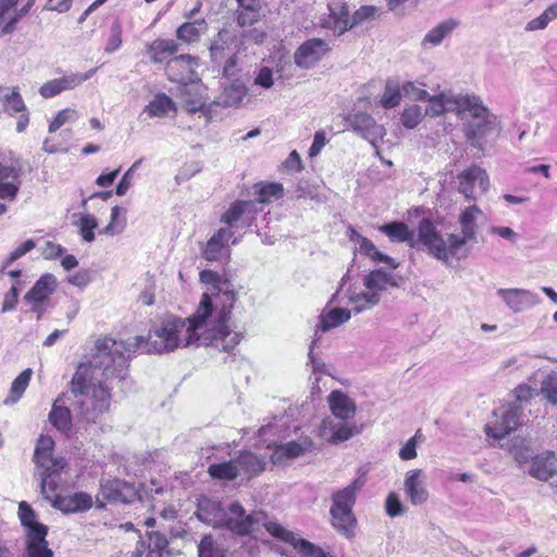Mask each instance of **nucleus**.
I'll return each instance as SVG.
<instances>
[{
	"label": "nucleus",
	"instance_id": "nucleus-25",
	"mask_svg": "<svg viewBox=\"0 0 557 557\" xmlns=\"http://www.w3.org/2000/svg\"><path fill=\"white\" fill-rule=\"evenodd\" d=\"M557 472V456L547 450L532 459L530 475L539 480L547 481Z\"/></svg>",
	"mask_w": 557,
	"mask_h": 557
},
{
	"label": "nucleus",
	"instance_id": "nucleus-47",
	"mask_svg": "<svg viewBox=\"0 0 557 557\" xmlns=\"http://www.w3.org/2000/svg\"><path fill=\"white\" fill-rule=\"evenodd\" d=\"M258 201L257 203H267L278 200L283 197L284 188L280 183H268L257 186Z\"/></svg>",
	"mask_w": 557,
	"mask_h": 557
},
{
	"label": "nucleus",
	"instance_id": "nucleus-21",
	"mask_svg": "<svg viewBox=\"0 0 557 557\" xmlns=\"http://www.w3.org/2000/svg\"><path fill=\"white\" fill-rule=\"evenodd\" d=\"M239 478L251 480L261 474L265 469V458L250 450H243L234 457Z\"/></svg>",
	"mask_w": 557,
	"mask_h": 557
},
{
	"label": "nucleus",
	"instance_id": "nucleus-37",
	"mask_svg": "<svg viewBox=\"0 0 557 557\" xmlns=\"http://www.w3.org/2000/svg\"><path fill=\"white\" fill-rule=\"evenodd\" d=\"M207 30L208 24L203 18L195 20L193 22L183 23L176 29V37L183 42L193 44L197 42Z\"/></svg>",
	"mask_w": 557,
	"mask_h": 557
},
{
	"label": "nucleus",
	"instance_id": "nucleus-29",
	"mask_svg": "<svg viewBox=\"0 0 557 557\" xmlns=\"http://www.w3.org/2000/svg\"><path fill=\"white\" fill-rule=\"evenodd\" d=\"M351 318V310L341 307L334 308H324L319 317V324L317 325V330L321 332H327L332 329H335L345 322H347Z\"/></svg>",
	"mask_w": 557,
	"mask_h": 557
},
{
	"label": "nucleus",
	"instance_id": "nucleus-2",
	"mask_svg": "<svg viewBox=\"0 0 557 557\" xmlns=\"http://www.w3.org/2000/svg\"><path fill=\"white\" fill-rule=\"evenodd\" d=\"M197 517L213 528L224 527L239 535L253 532L264 520L261 511L247 513L237 502L223 507L220 502L206 496L198 499Z\"/></svg>",
	"mask_w": 557,
	"mask_h": 557
},
{
	"label": "nucleus",
	"instance_id": "nucleus-31",
	"mask_svg": "<svg viewBox=\"0 0 557 557\" xmlns=\"http://www.w3.org/2000/svg\"><path fill=\"white\" fill-rule=\"evenodd\" d=\"M92 506V497L88 493L77 492L70 496H62L57 499L55 507L65 513L82 512L90 509Z\"/></svg>",
	"mask_w": 557,
	"mask_h": 557
},
{
	"label": "nucleus",
	"instance_id": "nucleus-10",
	"mask_svg": "<svg viewBox=\"0 0 557 557\" xmlns=\"http://www.w3.org/2000/svg\"><path fill=\"white\" fill-rule=\"evenodd\" d=\"M347 123L356 133L367 139L373 146L376 156L383 159L380 149V141L383 139V126L376 124L372 116L363 112L349 114Z\"/></svg>",
	"mask_w": 557,
	"mask_h": 557
},
{
	"label": "nucleus",
	"instance_id": "nucleus-32",
	"mask_svg": "<svg viewBox=\"0 0 557 557\" xmlns=\"http://www.w3.org/2000/svg\"><path fill=\"white\" fill-rule=\"evenodd\" d=\"M47 534L48 529L41 528L26 534L27 557H53V552L48 547Z\"/></svg>",
	"mask_w": 557,
	"mask_h": 557
},
{
	"label": "nucleus",
	"instance_id": "nucleus-27",
	"mask_svg": "<svg viewBox=\"0 0 557 557\" xmlns=\"http://www.w3.org/2000/svg\"><path fill=\"white\" fill-rule=\"evenodd\" d=\"M258 212L256 201L237 200L231 205L226 212L222 215L221 222L225 223L230 230L234 227L235 223L242 218L247 220L253 219V215Z\"/></svg>",
	"mask_w": 557,
	"mask_h": 557
},
{
	"label": "nucleus",
	"instance_id": "nucleus-57",
	"mask_svg": "<svg viewBox=\"0 0 557 557\" xmlns=\"http://www.w3.org/2000/svg\"><path fill=\"white\" fill-rule=\"evenodd\" d=\"M36 244L33 239H27L23 244H21L17 248H15L10 256L3 262L2 268L10 267L13 262L25 256L27 252L35 248Z\"/></svg>",
	"mask_w": 557,
	"mask_h": 557
},
{
	"label": "nucleus",
	"instance_id": "nucleus-26",
	"mask_svg": "<svg viewBox=\"0 0 557 557\" xmlns=\"http://www.w3.org/2000/svg\"><path fill=\"white\" fill-rule=\"evenodd\" d=\"M360 472L359 476L351 484L333 494V510H347L352 508L356 499V492L366 483L363 476L367 473V470L360 469Z\"/></svg>",
	"mask_w": 557,
	"mask_h": 557
},
{
	"label": "nucleus",
	"instance_id": "nucleus-30",
	"mask_svg": "<svg viewBox=\"0 0 557 557\" xmlns=\"http://www.w3.org/2000/svg\"><path fill=\"white\" fill-rule=\"evenodd\" d=\"M65 398H69V396H59L54 400L49 413L50 423L62 433L69 432L72 428V413L71 409L64 405Z\"/></svg>",
	"mask_w": 557,
	"mask_h": 557
},
{
	"label": "nucleus",
	"instance_id": "nucleus-8",
	"mask_svg": "<svg viewBox=\"0 0 557 557\" xmlns=\"http://www.w3.org/2000/svg\"><path fill=\"white\" fill-rule=\"evenodd\" d=\"M521 410L515 405H505L494 411L496 420L491 424H486L485 433L496 440L504 438L519 425Z\"/></svg>",
	"mask_w": 557,
	"mask_h": 557
},
{
	"label": "nucleus",
	"instance_id": "nucleus-38",
	"mask_svg": "<svg viewBox=\"0 0 557 557\" xmlns=\"http://www.w3.org/2000/svg\"><path fill=\"white\" fill-rule=\"evenodd\" d=\"M208 474L213 480L233 481L238 476L234 457L224 461H214L208 467Z\"/></svg>",
	"mask_w": 557,
	"mask_h": 557
},
{
	"label": "nucleus",
	"instance_id": "nucleus-22",
	"mask_svg": "<svg viewBox=\"0 0 557 557\" xmlns=\"http://www.w3.org/2000/svg\"><path fill=\"white\" fill-rule=\"evenodd\" d=\"M180 96L183 107L189 113L201 111L206 104L205 87L199 82H187L182 84Z\"/></svg>",
	"mask_w": 557,
	"mask_h": 557
},
{
	"label": "nucleus",
	"instance_id": "nucleus-19",
	"mask_svg": "<svg viewBox=\"0 0 557 557\" xmlns=\"http://www.w3.org/2000/svg\"><path fill=\"white\" fill-rule=\"evenodd\" d=\"M63 469H54L49 466L45 468H37L35 476L40 481V492L42 496L51 502L52 506L55 507L57 499L62 496L59 494L60 486V474Z\"/></svg>",
	"mask_w": 557,
	"mask_h": 557
},
{
	"label": "nucleus",
	"instance_id": "nucleus-64",
	"mask_svg": "<svg viewBox=\"0 0 557 557\" xmlns=\"http://www.w3.org/2000/svg\"><path fill=\"white\" fill-rule=\"evenodd\" d=\"M469 240H474V239L468 238L467 235H465V234H461V236L450 234L448 236V245H446V249L449 253V257L454 256Z\"/></svg>",
	"mask_w": 557,
	"mask_h": 557
},
{
	"label": "nucleus",
	"instance_id": "nucleus-15",
	"mask_svg": "<svg viewBox=\"0 0 557 557\" xmlns=\"http://www.w3.org/2000/svg\"><path fill=\"white\" fill-rule=\"evenodd\" d=\"M459 193L468 200L474 199V183L478 181L480 189L485 194L490 189V178L486 171L479 165H471L458 175Z\"/></svg>",
	"mask_w": 557,
	"mask_h": 557
},
{
	"label": "nucleus",
	"instance_id": "nucleus-13",
	"mask_svg": "<svg viewBox=\"0 0 557 557\" xmlns=\"http://www.w3.org/2000/svg\"><path fill=\"white\" fill-rule=\"evenodd\" d=\"M264 525L271 535L292 544L302 557H325L324 552L320 547L309 541L297 537L296 534L286 530L281 524L265 522Z\"/></svg>",
	"mask_w": 557,
	"mask_h": 557
},
{
	"label": "nucleus",
	"instance_id": "nucleus-40",
	"mask_svg": "<svg viewBox=\"0 0 557 557\" xmlns=\"http://www.w3.org/2000/svg\"><path fill=\"white\" fill-rule=\"evenodd\" d=\"M385 235L393 242L407 243L411 248L417 246L413 233L404 222L385 224Z\"/></svg>",
	"mask_w": 557,
	"mask_h": 557
},
{
	"label": "nucleus",
	"instance_id": "nucleus-59",
	"mask_svg": "<svg viewBox=\"0 0 557 557\" xmlns=\"http://www.w3.org/2000/svg\"><path fill=\"white\" fill-rule=\"evenodd\" d=\"M500 295L503 296L506 304L513 310L519 311L522 308V302L518 298L520 294L524 293L520 289H500Z\"/></svg>",
	"mask_w": 557,
	"mask_h": 557
},
{
	"label": "nucleus",
	"instance_id": "nucleus-7",
	"mask_svg": "<svg viewBox=\"0 0 557 557\" xmlns=\"http://www.w3.org/2000/svg\"><path fill=\"white\" fill-rule=\"evenodd\" d=\"M330 14L323 20L322 26L332 29L335 34L342 35L355 25L373 20L380 14V9L374 5L360 7L352 16L346 5L341 3L329 4Z\"/></svg>",
	"mask_w": 557,
	"mask_h": 557
},
{
	"label": "nucleus",
	"instance_id": "nucleus-17",
	"mask_svg": "<svg viewBox=\"0 0 557 557\" xmlns=\"http://www.w3.org/2000/svg\"><path fill=\"white\" fill-rule=\"evenodd\" d=\"M327 50V42L323 39L307 40L296 50L294 54L295 63L299 67L310 69L321 60Z\"/></svg>",
	"mask_w": 557,
	"mask_h": 557
},
{
	"label": "nucleus",
	"instance_id": "nucleus-45",
	"mask_svg": "<svg viewBox=\"0 0 557 557\" xmlns=\"http://www.w3.org/2000/svg\"><path fill=\"white\" fill-rule=\"evenodd\" d=\"M18 518L22 525L26 529V534H32L35 530L48 529L45 524L36 519V513L30 505L26 502L18 504Z\"/></svg>",
	"mask_w": 557,
	"mask_h": 557
},
{
	"label": "nucleus",
	"instance_id": "nucleus-58",
	"mask_svg": "<svg viewBox=\"0 0 557 557\" xmlns=\"http://www.w3.org/2000/svg\"><path fill=\"white\" fill-rule=\"evenodd\" d=\"M260 8L240 9L237 15V23L239 26H251L260 18Z\"/></svg>",
	"mask_w": 557,
	"mask_h": 557
},
{
	"label": "nucleus",
	"instance_id": "nucleus-63",
	"mask_svg": "<svg viewBox=\"0 0 557 557\" xmlns=\"http://www.w3.org/2000/svg\"><path fill=\"white\" fill-rule=\"evenodd\" d=\"M446 111L445 100L443 96H433L429 99V106L425 109V114L437 116Z\"/></svg>",
	"mask_w": 557,
	"mask_h": 557
},
{
	"label": "nucleus",
	"instance_id": "nucleus-46",
	"mask_svg": "<svg viewBox=\"0 0 557 557\" xmlns=\"http://www.w3.org/2000/svg\"><path fill=\"white\" fill-rule=\"evenodd\" d=\"M458 21L453 18L440 23L425 35L423 42H430L434 46L440 45L442 40L458 26Z\"/></svg>",
	"mask_w": 557,
	"mask_h": 557
},
{
	"label": "nucleus",
	"instance_id": "nucleus-28",
	"mask_svg": "<svg viewBox=\"0 0 557 557\" xmlns=\"http://www.w3.org/2000/svg\"><path fill=\"white\" fill-rule=\"evenodd\" d=\"M346 236L354 244L355 252H359L374 262L383 261V252L370 239L358 233L354 226L349 225L347 227Z\"/></svg>",
	"mask_w": 557,
	"mask_h": 557
},
{
	"label": "nucleus",
	"instance_id": "nucleus-4",
	"mask_svg": "<svg viewBox=\"0 0 557 557\" xmlns=\"http://www.w3.org/2000/svg\"><path fill=\"white\" fill-rule=\"evenodd\" d=\"M349 281V275L346 273L342 280L337 292L333 295L332 301L338 304L344 302V298H347L346 304L352 306V310L356 313L372 308L380 302L383 292V270L376 269L362 277V289L357 287H347L346 284Z\"/></svg>",
	"mask_w": 557,
	"mask_h": 557
},
{
	"label": "nucleus",
	"instance_id": "nucleus-56",
	"mask_svg": "<svg viewBox=\"0 0 557 557\" xmlns=\"http://www.w3.org/2000/svg\"><path fill=\"white\" fill-rule=\"evenodd\" d=\"M34 3H35V0H27L26 4L23 8H21L17 11L14 10L13 16L10 17L8 23H5L3 28L1 29V35H7V34L12 33L15 28L16 23L29 12V10L34 5Z\"/></svg>",
	"mask_w": 557,
	"mask_h": 557
},
{
	"label": "nucleus",
	"instance_id": "nucleus-6",
	"mask_svg": "<svg viewBox=\"0 0 557 557\" xmlns=\"http://www.w3.org/2000/svg\"><path fill=\"white\" fill-rule=\"evenodd\" d=\"M199 276L202 283L210 285L208 290L201 295L200 301L206 296L219 298L221 304L214 306L212 311L224 309L223 327L227 331H236L231 325L232 311L237 301V292L234 285L227 280H222L216 272L211 270H202Z\"/></svg>",
	"mask_w": 557,
	"mask_h": 557
},
{
	"label": "nucleus",
	"instance_id": "nucleus-3",
	"mask_svg": "<svg viewBox=\"0 0 557 557\" xmlns=\"http://www.w3.org/2000/svg\"><path fill=\"white\" fill-rule=\"evenodd\" d=\"M327 401L332 416L322 420L320 436L332 444L349 440L357 432L356 425L350 423L356 413L355 401L342 391H333Z\"/></svg>",
	"mask_w": 557,
	"mask_h": 557
},
{
	"label": "nucleus",
	"instance_id": "nucleus-20",
	"mask_svg": "<svg viewBox=\"0 0 557 557\" xmlns=\"http://www.w3.org/2000/svg\"><path fill=\"white\" fill-rule=\"evenodd\" d=\"M54 441L51 436L41 435L37 441L34 461L37 468H45L52 466L54 469H64L66 462L62 457L53 455Z\"/></svg>",
	"mask_w": 557,
	"mask_h": 557
},
{
	"label": "nucleus",
	"instance_id": "nucleus-16",
	"mask_svg": "<svg viewBox=\"0 0 557 557\" xmlns=\"http://www.w3.org/2000/svg\"><path fill=\"white\" fill-rule=\"evenodd\" d=\"M198 66L197 59L190 54H181L170 59L165 72L170 81L181 85L193 81L195 70Z\"/></svg>",
	"mask_w": 557,
	"mask_h": 557
},
{
	"label": "nucleus",
	"instance_id": "nucleus-36",
	"mask_svg": "<svg viewBox=\"0 0 557 557\" xmlns=\"http://www.w3.org/2000/svg\"><path fill=\"white\" fill-rule=\"evenodd\" d=\"M246 95L247 88L245 85L235 81L223 89L214 102L224 108L237 107L242 103Z\"/></svg>",
	"mask_w": 557,
	"mask_h": 557
},
{
	"label": "nucleus",
	"instance_id": "nucleus-54",
	"mask_svg": "<svg viewBox=\"0 0 557 557\" xmlns=\"http://www.w3.org/2000/svg\"><path fill=\"white\" fill-rule=\"evenodd\" d=\"M541 392L552 404H557V373L548 374L542 382Z\"/></svg>",
	"mask_w": 557,
	"mask_h": 557
},
{
	"label": "nucleus",
	"instance_id": "nucleus-18",
	"mask_svg": "<svg viewBox=\"0 0 557 557\" xmlns=\"http://www.w3.org/2000/svg\"><path fill=\"white\" fill-rule=\"evenodd\" d=\"M55 286V277L50 273L44 274L24 296V301L32 307L33 311H38L42 304L54 292Z\"/></svg>",
	"mask_w": 557,
	"mask_h": 557
},
{
	"label": "nucleus",
	"instance_id": "nucleus-44",
	"mask_svg": "<svg viewBox=\"0 0 557 557\" xmlns=\"http://www.w3.org/2000/svg\"><path fill=\"white\" fill-rule=\"evenodd\" d=\"M199 557H226V549L222 542L212 535H205L198 544Z\"/></svg>",
	"mask_w": 557,
	"mask_h": 557
},
{
	"label": "nucleus",
	"instance_id": "nucleus-35",
	"mask_svg": "<svg viewBox=\"0 0 557 557\" xmlns=\"http://www.w3.org/2000/svg\"><path fill=\"white\" fill-rule=\"evenodd\" d=\"M176 111V104L164 92L157 94L152 100L144 108L143 113H146L149 117H165L171 112Z\"/></svg>",
	"mask_w": 557,
	"mask_h": 557
},
{
	"label": "nucleus",
	"instance_id": "nucleus-51",
	"mask_svg": "<svg viewBox=\"0 0 557 557\" xmlns=\"http://www.w3.org/2000/svg\"><path fill=\"white\" fill-rule=\"evenodd\" d=\"M168 546L165 535L158 531L148 532V547L149 552L147 557H162L161 552Z\"/></svg>",
	"mask_w": 557,
	"mask_h": 557
},
{
	"label": "nucleus",
	"instance_id": "nucleus-60",
	"mask_svg": "<svg viewBox=\"0 0 557 557\" xmlns=\"http://www.w3.org/2000/svg\"><path fill=\"white\" fill-rule=\"evenodd\" d=\"M141 160H137L136 162L133 163V165L125 172V174L123 175V177L121 178V181L119 182L117 186H116V189H115V193L117 196H124L127 190L129 189V186H131V182H132V177H133V173L135 172V170L139 166Z\"/></svg>",
	"mask_w": 557,
	"mask_h": 557
},
{
	"label": "nucleus",
	"instance_id": "nucleus-62",
	"mask_svg": "<svg viewBox=\"0 0 557 557\" xmlns=\"http://www.w3.org/2000/svg\"><path fill=\"white\" fill-rule=\"evenodd\" d=\"M385 509L388 516L396 517L403 515L405 509L395 493H391L385 502Z\"/></svg>",
	"mask_w": 557,
	"mask_h": 557
},
{
	"label": "nucleus",
	"instance_id": "nucleus-39",
	"mask_svg": "<svg viewBox=\"0 0 557 557\" xmlns=\"http://www.w3.org/2000/svg\"><path fill=\"white\" fill-rule=\"evenodd\" d=\"M231 45L232 34L226 29L220 30L209 48L212 60L218 63L225 59L232 52Z\"/></svg>",
	"mask_w": 557,
	"mask_h": 557
},
{
	"label": "nucleus",
	"instance_id": "nucleus-41",
	"mask_svg": "<svg viewBox=\"0 0 557 557\" xmlns=\"http://www.w3.org/2000/svg\"><path fill=\"white\" fill-rule=\"evenodd\" d=\"M33 371L32 369L27 368L24 371H22L12 382L10 392L8 397L4 399L5 405H13L16 404L21 397L23 396L24 392L26 391L29 381L32 379Z\"/></svg>",
	"mask_w": 557,
	"mask_h": 557
},
{
	"label": "nucleus",
	"instance_id": "nucleus-55",
	"mask_svg": "<svg viewBox=\"0 0 557 557\" xmlns=\"http://www.w3.org/2000/svg\"><path fill=\"white\" fill-rule=\"evenodd\" d=\"M509 451H510L512 458L515 459V461L520 466L525 465L530 460L532 461V459L534 458V457H532L531 448L528 445H525L523 442L515 443L510 447Z\"/></svg>",
	"mask_w": 557,
	"mask_h": 557
},
{
	"label": "nucleus",
	"instance_id": "nucleus-43",
	"mask_svg": "<svg viewBox=\"0 0 557 557\" xmlns=\"http://www.w3.org/2000/svg\"><path fill=\"white\" fill-rule=\"evenodd\" d=\"M482 214L481 209L478 206L467 207L460 214L459 223L461 227V234L467 235L468 238H476V216Z\"/></svg>",
	"mask_w": 557,
	"mask_h": 557
},
{
	"label": "nucleus",
	"instance_id": "nucleus-12",
	"mask_svg": "<svg viewBox=\"0 0 557 557\" xmlns=\"http://www.w3.org/2000/svg\"><path fill=\"white\" fill-rule=\"evenodd\" d=\"M237 244V238L234 237V233L228 227L219 228L207 242L201 250L202 257L208 261H221L224 258H228L230 248L228 244Z\"/></svg>",
	"mask_w": 557,
	"mask_h": 557
},
{
	"label": "nucleus",
	"instance_id": "nucleus-42",
	"mask_svg": "<svg viewBox=\"0 0 557 557\" xmlns=\"http://www.w3.org/2000/svg\"><path fill=\"white\" fill-rule=\"evenodd\" d=\"M331 515L334 528L345 536L350 537L356 522L351 509L333 510L331 508Z\"/></svg>",
	"mask_w": 557,
	"mask_h": 557
},
{
	"label": "nucleus",
	"instance_id": "nucleus-14",
	"mask_svg": "<svg viewBox=\"0 0 557 557\" xmlns=\"http://www.w3.org/2000/svg\"><path fill=\"white\" fill-rule=\"evenodd\" d=\"M96 71L97 69H91L86 73H71L60 78L51 79L39 88V94L42 98L48 99L61 94L62 91L72 90L88 81Z\"/></svg>",
	"mask_w": 557,
	"mask_h": 557
},
{
	"label": "nucleus",
	"instance_id": "nucleus-61",
	"mask_svg": "<svg viewBox=\"0 0 557 557\" xmlns=\"http://www.w3.org/2000/svg\"><path fill=\"white\" fill-rule=\"evenodd\" d=\"M76 112L70 109H64L60 111L53 121L49 125V133L57 132L62 125H64L70 120L74 119Z\"/></svg>",
	"mask_w": 557,
	"mask_h": 557
},
{
	"label": "nucleus",
	"instance_id": "nucleus-34",
	"mask_svg": "<svg viewBox=\"0 0 557 557\" xmlns=\"http://www.w3.org/2000/svg\"><path fill=\"white\" fill-rule=\"evenodd\" d=\"M153 63L169 61L178 51V45L173 39H156L147 48Z\"/></svg>",
	"mask_w": 557,
	"mask_h": 557
},
{
	"label": "nucleus",
	"instance_id": "nucleus-5",
	"mask_svg": "<svg viewBox=\"0 0 557 557\" xmlns=\"http://www.w3.org/2000/svg\"><path fill=\"white\" fill-rule=\"evenodd\" d=\"M451 102L455 104L457 115L468 112L476 122H470L466 126V137L474 141L490 133L495 125L496 116L491 114L488 109L482 103L478 96L459 95Z\"/></svg>",
	"mask_w": 557,
	"mask_h": 557
},
{
	"label": "nucleus",
	"instance_id": "nucleus-1",
	"mask_svg": "<svg viewBox=\"0 0 557 557\" xmlns=\"http://www.w3.org/2000/svg\"><path fill=\"white\" fill-rule=\"evenodd\" d=\"M219 301L216 297L206 296L191 315L186 319L168 315L148 337L97 339L92 360L81 363L71 381L72 405L77 417L86 423H97L109 410L111 395L107 382L123 380L135 354H163L190 345L213 346L225 352L235 349L244 334L223 327L224 309L212 311Z\"/></svg>",
	"mask_w": 557,
	"mask_h": 557
},
{
	"label": "nucleus",
	"instance_id": "nucleus-52",
	"mask_svg": "<svg viewBox=\"0 0 557 557\" xmlns=\"http://www.w3.org/2000/svg\"><path fill=\"white\" fill-rule=\"evenodd\" d=\"M423 114L418 104L406 108L401 114V123L406 128L412 129L421 122Z\"/></svg>",
	"mask_w": 557,
	"mask_h": 557
},
{
	"label": "nucleus",
	"instance_id": "nucleus-9",
	"mask_svg": "<svg viewBox=\"0 0 557 557\" xmlns=\"http://www.w3.org/2000/svg\"><path fill=\"white\" fill-rule=\"evenodd\" d=\"M416 243L426 247L429 252L440 260L446 261L449 258L445 240L429 218H423L419 222Z\"/></svg>",
	"mask_w": 557,
	"mask_h": 557
},
{
	"label": "nucleus",
	"instance_id": "nucleus-48",
	"mask_svg": "<svg viewBox=\"0 0 557 557\" xmlns=\"http://www.w3.org/2000/svg\"><path fill=\"white\" fill-rule=\"evenodd\" d=\"M125 209L114 206L111 209L110 214V222L109 224L103 228V233L107 235H117L121 234L125 226H126V219H125Z\"/></svg>",
	"mask_w": 557,
	"mask_h": 557
},
{
	"label": "nucleus",
	"instance_id": "nucleus-49",
	"mask_svg": "<svg viewBox=\"0 0 557 557\" xmlns=\"http://www.w3.org/2000/svg\"><path fill=\"white\" fill-rule=\"evenodd\" d=\"M77 225L79 227V234L85 242L91 243L95 240L94 231L98 227V222H97V219L92 214H90V213L82 214Z\"/></svg>",
	"mask_w": 557,
	"mask_h": 557
},
{
	"label": "nucleus",
	"instance_id": "nucleus-33",
	"mask_svg": "<svg viewBox=\"0 0 557 557\" xmlns=\"http://www.w3.org/2000/svg\"><path fill=\"white\" fill-rule=\"evenodd\" d=\"M422 470L416 469L407 473L405 491L412 504H423L429 496L426 488L421 481Z\"/></svg>",
	"mask_w": 557,
	"mask_h": 557
},
{
	"label": "nucleus",
	"instance_id": "nucleus-50",
	"mask_svg": "<svg viewBox=\"0 0 557 557\" xmlns=\"http://www.w3.org/2000/svg\"><path fill=\"white\" fill-rule=\"evenodd\" d=\"M4 111L10 115H14L20 112L26 111V106L22 96L18 92V88L14 87L11 94L4 97Z\"/></svg>",
	"mask_w": 557,
	"mask_h": 557
},
{
	"label": "nucleus",
	"instance_id": "nucleus-11",
	"mask_svg": "<svg viewBox=\"0 0 557 557\" xmlns=\"http://www.w3.org/2000/svg\"><path fill=\"white\" fill-rule=\"evenodd\" d=\"M137 496V490L133 484H129L120 479L108 480L100 484V492L97 496L96 503L98 508H103V500L113 503H131Z\"/></svg>",
	"mask_w": 557,
	"mask_h": 557
},
{
	"label": "nucleus",
	"instance_id": "nucleus-23",
	"mask_svg": "<svg viewBox=\"0 0 557 557\" xmlns=\"http://www.w3.org/2000/svg\"><path fill=\"white\" fill-rule=\"evenodd\" d=\"M312 445V441L308 437L301 438L297 442L290 441L286 444L277 445L271 455V460L275 465H283L286 461L297 458L304 453L310 450Z\"/></svg>",
	"mask_w": 557,
	"mask_h": 557
},
{
	"label": "nucleus",
	"instance_id": "nucleus-53",
	"mask_svg": "<svg viewBox=\"0 0 557 557\" xmlns=\"http://www.w3.org/2000/svg\"><path fill=\"white\" fill-rule=\"evenodd\" d=\"M122 46V25L115 21L110 27V35L104 48L107 53H113L119 50Z\"/></svg>",
	"mask_w": 557,
	"mask_h": 557
},
{
	"label": "nucleus",
	"instance_id": "nucleus-24",
	"mask_svg": "<svg viewBox=\"0 0 557 557\" xmlns=\"http://www.w3.org/2000/svg\"><path fill=\"white\" fill-rule=\"evenodd\" d=\"M21 169L0 163V198L14 200L20 190Z\"/></svg>",
	"mask_w": 557,
	"mask_h": 557
}]
</instances>
